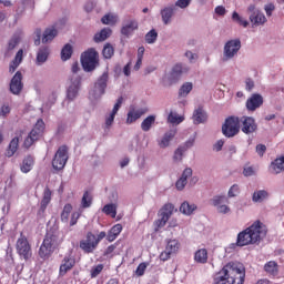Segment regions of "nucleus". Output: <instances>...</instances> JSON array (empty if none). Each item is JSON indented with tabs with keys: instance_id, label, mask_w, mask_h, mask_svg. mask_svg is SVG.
I'll use <instances>...</instances> for the list:
<instances>
[{
	"instance_id": "bf43d9fd",
	"label": "nucleus",
	"mask_w": 284,
	"mask_h": 284,
	"mask_svg": "<svg viewBox=\"0 0 284 284\" xmlns=\"http://www.w3.org/2000/svg\"><path fill=\"white\" fill-rule=\"evenodd\" d=\"M101 272H103V264L93 266L91 268V278H97V276H99V274H101Z\"/></svg>"
},
{
	"instance_id": "b1692460",
	"label": "nucleus",
	"mask_w": 284,
	"mask_h": 284,
	"mask_svg": "<svg viewBox=\"0 0 284 284\" xmlns=\"http://www.w3.org/2000/svg\"><path fill=\"white\" fill-rule=\"evenodd\" d=\"M190 176H192V169L186 168L183 171L182 176L176 181L175 187L178 190H184L185 185H187V179H190Z\"/></svg>"
},
{
	"instance_id": "864d4df0",
	"label": "nucleus",
	"mask_w": 284,
	"mask_h": 284,
	"mask_svg": "<svg viewBox=\"0 0 284 284\" xmlns=\"http://www.w3.org/2000/svg\"><path fill=\"white\" fill-rule=\"evenodd\" d=\"M156 39H159V33L154 29L145 34L146 43H156Z\"/></svg>"
},
{
	"instance_id": "680f3d73",
	"label": "nucleus",
	"mask_w": 284,
	"mask_h": 284,
	"mask_svg": "<svg viewBox=\"0 0 284 284\" xmlns=\"http://www.w3.org/2000/svg\"><path fill=\"white\" fill-rule=\"evenodd\" d=\"M145 270H148V264L145 263H141L139 264L136 271H135V274L138 276H143L145 274Z\"/></svg>"
},
{
	"instance_id": "a878e982",
	"label": "nucleus",
	"mask_w": 284,
	"mask_h": 284,
	"mask_svg": "<svg viewBox=\"0 0 284 284\" xmlns=\"http://www.w3.org/2000/svg\"><path fill=\"white\" fill-rule=\"evenodd\" d=\"M23 61V49H20L18 52H17V54H16V57H14V59H13V61L10 63V65H9V72L11 73V74H14V72H17V68H19V65H21V62Z\"/></svg>"
},
{
	"instance_id": "4be33fe9",
	"label": "nucleus",
	"mask_w": 284,
	"mask_h": 284,
	"mask_svg": "<svg viewBox=\"0 0 284 284\" xmlns=\"http://www.w3.org/2000/svg\"><path fill=\"white\" fill-rule=\"evenodd\" d=\"M48 57H50V48L40 47L37 52L36 64L43 65L48 61Z\"/></svg>"
},
{
	"instance_id": "a211bd4d",
	"label": "nucleus",
	"mask_w": 284,
	"mask_h": 284,
	"mask_svg": "<svg viewBox=\"0 0 284 284\" xmlns=\"http://www.w3.org/2000/svg\"><path fill=\"white\" fill-rule=\"evenodd\" d=\"M263 105V95L258 93H254L247 101H246V109L250 112H254L255 110H258Z\"/></svg>"
},
{
	"instance_id": "bb28decb",
	"label": "nucleus",
	"mask_w": 284,
	"mask_h": 284,
	"mask_svg": "<svg viewBox=\"0 0 284 284\" xmlns=\"http://www.w3.org/2000/svg\"><path fill=\"white\" fill-rule=\"evenodd\" d=\"M194 145V141L192 142H186V146H180L175 150L174 155H173V160L176 163H181V161H183V154H185V152H187V148H192Z\"/></svg>"
},
{
	"instance_id": "9d476101",
	"label": "nucleus",
	"mask_w": 284,
	"mask_h": 284,
	"mask_svg": "<svg viewBox=\"0 0 284 284\" xmlns=\"http://www.w3.org/2000/svg\"><path fill=\"white\" fill-rule=\"evenodd\" d=\"M172 212H174V205L170 203L164 204L159 213L160 219H158L155 222L158 229L165 227V225L170 221V216H172Z\"/></svg>"
},
{
	"instance_id": "37998d69",
	"label": "nucleus",
	"mask_w": 284,
	"mask_h": 284,
	"mask_svg": "<svg viewBox=\"0 0 284 284\" xmlns=\"http://www.w3.org/2000/svg\"><path fill=\"white\" fill-rule=\"evenodd\" d=\"M190 69L187 67H183L181 63L175 64L172 69V77L174 79H179V77H181V74H183L184 72H187Z\"/></svg>"
},
{
	"instance_id": "6ab92c4d",
	"label": "nucleus",
	"mask_w": 284,
	"mask_h": 284,
	"mask_svg": "<svg viewBox=\"0 0 284 284\" xmlns=\"http://www.w3.org/2000/svg\"><path fill=\"white\" fill-rule=\"evenodd\" d=\"M121 105H123V97H120L116 103L113 106V110L105 116V126L110 128L112 123H114V118L119 110H121Z\"/></svg>"
},
{
	"instance_id": "1a4fd4ad",
	"label": "nucleus",
	"mask_w": 284,
	"mask_h": 284,
	"mask_svg": "<svg viewBox=\"0 0 284 284\" xmlns=\"http://www.w3.org/2000/svg\"><path fill=\"white\" fill-rule=\"evenodd\" d=\"M68 148L65 145L60 146L52 160L53 169L63 170V168H65V163H68Z\"/></svg>"
},
{
	"instance_id": "e2e57ef3",
	"label": "nucleus",
	"mask_w": 284,
	"mask_h": 284,
	"mask_svg": "<svg viewBox=\"0 0 284 284\" xmlns=\"http://www.w3.org/2000/svg\"><path fill=\"white\" fill-rule=\"evenodd\" d=\"M216 210L219 214H230V212H232L230 206H227L226 204H221L220 206L216 207Z\"/></svg>"
},
{
	"instance_id": "2f4dec72",
	"label": "nucleus",
	"mask_w": 284,
	"mask_h": 284,
	"mask_svg": "<svg viewBox=\"0 0 284 284\" xmlns=\"http://www.w3.org/2000/svg\"><path fill=\"white\" fill-rule=\"evenodd\" d=\"M205 121H207V114L205 111H203L201 108L196 109L193 112V123L199 125L201 123H205Z\"/></svg>"
},
{
	"instance_id": "de8ad7c7",
	"label": "nucleus",
	"mask_w": 284,
	"mask_h": 284,
	"mask_svg": "<svg viewBox=\"0 0 284 284\" xmlns=\"http://www.w3.org/2000/svg\"><path fill=\"white\" fill-rule=\"evenodd\" d=\"M72 57V44H65L61 51L62 61H68Z\"/></svg>"
},
{
	"instance_id": "4468645a",
	"label": "nucleus",
	"mask_w": 284,
	"mask_h": 284,
	"mask_svg": "<svg viewBox=\"0 0 284 284\" xmlns=\"http://www.w3.org/2000/svg\"><path fill=\"white\" fill-rule=\"evenodd\" d=\"M74 265H77V257H74L72 254L64 255L61 265H60V276H65L68 272H70Z\"/></svg>"
},
{
	"instance_id": "aec40b11",
	"label": "nucleus",
	"mask_w": 284,
	"mask_h": 284,
	"mask_svg": "<svg viewBox=\"0 0 284 284\" xmlns=\"http://www.w3.org/2000/svg\"><path fill=\"white\" fill-rule=\"evenodd\" d=\"M134 30H139V22L134 19H128L123 22L121 32L124 37H130Z\"/></svg>"
},
{
	"instance_id": "473e14b6",
	"label": "nucleus",
	"mask_w": 284,
	"mask_h": 284,
	"mask_svg": "<svg viewBox=\"0 0 284 284\" xmlns=\"http://www.w3.org/2000/svg\"><path fill=\"white\" fill-rule=\"evenodd\" d=\"M17 150H19V136L13 138L7 149L6 156L9 159L17 154Z\"/></svg>"
},
{
	"instance_id": "dca6fc26",
	"label": "nucleus",
	"mask_w": 284,
	"mask_h": 284,
	"mask_svg": "<svg viewBox=\"0 0 284 284\" xmlns=\"http://www.w3.org/2000/svg\"><path fill=\"white\" fill-rule=\"evenodd\" d=\"M23 74H21V71H17L13 78L10 82V92L11 94H21V91L23 90Z\"/></svg>"
},
{
	"instance_id": "5701e85b",
	"label": "nucleus",
	"mask_w": 284,
	"mask_h": 284,
	"mask_svg": "<svg viewBox=\"0 0 284 284\" xmlns=\"http://www.w3.org/2000/svg\"><path fill=\"white\" fill-rule=\"evenodd\" d=\"M271 174H281L284 172V156L275 159L270 165Z\"/></svg>"
},
{
	"instance_id": "7ed1b4c3",
	"label": "nucleus",
	"mask_w": 284,
	"mask_h": 284,
	"mask_svg": "<svg viewBox=\"0 0 284 284\" xmlns=\"http://www.w3.org/2000/svg\"><path fill=\"white\" fill-rule=\"evenodd\" d=\"M61 241L59 240V233L49 231L39 248L40 258H50L54 253V250L59 247Z\"/></svg>"
},
{
	"instance_id": "f03ea898",
	"label": "nucleus",
	"mask_w": 284,
	"mask_h": 284,
	"mask_svg": "<svg viewBox=\"0 0 284 284\" xmlns=\"http://www.w3.org/2000/svg\"><path fill=\"white\" fill-rule=\"evenodd\" d=\"M265 236H267V227L261 221H256L246 230L239 233L236 245L239 247L254 245V243H261Z\"/></svg>"
},
{
	"instance_id": "0eeeda50",
	"label": "nucleus",
	"mask_w": 284,
	"mask_h": 284,
	"mask_svg": "<svg viewBox=\"0 0 284 284\" xmlns=\"http://www.w3.org/2000/svg\"><path fill=\"white\" fill-rule=\"evenodd\" d=\"M247 12L251 13L248 19L253 28H258V26H265V23H267V18L265 17V13L256 9V4H250L247 7Z\"/></svg>"
},
{
	"instance_id": "a18cd8bd",
	"label": "nucleus",
	"mask_w": 284,
	"mask_h": 284,
	"mask_svg": "<svg viewBox=\"0 0 284 284\" xmlns=\"http://www.w3.org/2000/svg\"><path fill=\"white\" fill-rule=\"evenodd\" d=\"M168 121L169 123H172V125H179V123H183V121H185V118L175 112H171L168 116Z\"/></svg>"
},
{
	"instance_id": "49530a36",
	"label": "nucleus",
	"mask_w": 284,
	"mask_h": 284,
	"mask_svg": "<svg viewBox=\"0 0 284 284\" xmlns=\"http://www.w3.org/2000/svg\"><path fill=\"white\" fill-rule=\"evenodd\" d=\"M70 214H72V204H65L61 213L62 223L70 221Z\"/></svg>"
},
{
	"instance_id": "13d9d810",
	"label": "nucleus",
	"mask_w": 284,
	"mask_h": 284,
	"mask_svg": "<svg viewBox=\"0 0 284 284\" xmlns=\"http://www.w3.org/2000/svg\"><path fill=\"white\" fill-rule=\"evenodd\" d=\"M19 41H21V38L13 36L8 43V50H14L19 45Z\"/></svg>"
},
{
	"instance_id": "39448f33",
	"label": "nucleus",
	"mask_w": 284,
	"mask_h": 284,
	"mask_svg": "<svg viewBox=\"0 0 284 284\" xmlns=\"http://www.w3.org/2000/svg\"><path fill=\"white\" fill-rule=\"evenodd\" d=\"M16 250L19 256L24 261H30V258H32V246L23 233H21L17 241Z\"/></svg>"
},
{
	"instance_id": "338daca9",
	"label": "nucleus",
	"mask_w": 284,
	"mask_h": 284,
	"mask_svg": "<svg viewBox=\"0 0 284 284\" xmlns=\"http://www.w3.org/2000/svg\"><path fill=\"white\" fill-rule=\"evenodd\" d=\"M185 57L189 59L190 63H194V61L199 59V55L196 53H192V51H186Z\"/></svg>"
},
{
	"instance_id": "f8f14e48",
	"label": "nucleus",
	"mask_w": 284,
	"mask_h": 284,
	"mask_svg": "<svg viewBox=\"0 0 284 284\" xmlns=\"http://www.w3.org/2000/svg\"><path fill=\"white\" fill-rule=\"evenodd\" d=\"M79 88H81V77L77 73L71 78V85L67 90V99L69 101H74L79 97Z\"/></svg>"
},
{
	"instance_id": "0e129e2a",
	"label": "nucleus",
	"mask_w": 284,
	"mask_h": 284,
	"mask_svg": "<svg viewBox=\"0 0 284 284\" xmlns=\"http://www.w3.org/2000/svg\"><path fill=\"white\" fill-rule=\"evenodd\" d=\"M80 217H81L80 212H73L71 214L70 226L72 227V226L77 225V222L79 221Z\"/></svg>"
},
{
	"instance_id": "e433bc0d",
	"label": "nucleus",
	"mask_w": 284,
	"mask_h": 284,
	"mask_svg": "<svg viewBox=\"0 0 284 284\" xmlns=\"http://www.w3.org/2000/svg\"><path fill=\"white\" fill-rule=\"evenodd\" d=\"M58 31L54 28H48L44 30L42 36V43H50V41L54 40V37H57Z\"/></svg>"
},
{
	"instance_id": "6e6d98bb",
	"label": "nucleus",
	"mask_w": 284,
	"mask_h": 284,
	"mask_svg": "<svg viewBox=\"0 0 284 284\" xmlns=\"http://www.w3.org/2000/svg\"><path fill=\"white\" fill-rule=\"evenodd\" d=\"M116 16H112V14H106L104 16L101 21L104 26H114V23L116 22Z\"/></svg>"
},
{
	"instance_id": "72a5a7b5",
	"label": "nucleus",
	"mask_w": 284,
	"mask_h": 284,
	"mask_svg": "<svg viewBox=\"0 0 284 284\" xmlns=\"http://www.w3.org/2000/svg\"><path fill=\"white\" fill-rule=\"evenodd\" d=\"M194 261L195 263L205 265V263H207V250L206 248L197 250L194 254Z\"/></svg>"
},
{
	"instance_id": "423d86ee",
	"label": "nucleus",
	"mask_w": 284,
	"mask_h": 284,
	"mask_svg": "<svg viewBox=\"0 0 284 284\" xmlns=\"http://www.w3.org/2000/svg\"><path fill=\"white\" fill-rule=\"evenodd\" d=\"M241 131V121L239 118L231 116L225 120V123L222 126V132L224 136L232 139V136H236Z\"/></svg>"
},
{
	"instance_id": "2eb2a0df",
	"label": "nucleus",
	"mask_w": 284,
	"mask_h": 284,
	"mask_svg": "<svg viewBox=\"0 0 284 284\" xmlns=\"http://www.w3.org/2000/svg\"><path fill=\"white\" fill-rule=\"evenodd\" d=\"M240 123H242V132H244V134H254V132L258 130L256 120L252 116H242Z\"/></svg>"
},
{
	"instance_id": "f257e3e1",
	"label": "nucleus",
	"mask_w": 284,
	"mask_h": 284,
	"mask_svg": "<svg viewBox=\"0 0 284 284\" xmlns=\"http://www.w3.org/2000/svg\"><path fill=\"white\" fill-rule=\"evenodd\" d=\"M245 283V267L243 264L229 263L215 276L213 284Z\"/></svg>"
},
{
	"instance_id": "4d7b16f0",
	"label": "nucleus",
	"mask_w": 284,
	"mask_h": 284,
	"mask_svg": "<svg viewBox=\"0 0 284 284\" xmlns=\"http://www.w3.org/2000/svg\"><path fill=\"white\" fill-rule=\"evenodd\" d=\"M237 194H241V187L239 184H233L227 192V196L229 199H234Z\"/></svg>"
},
{
	"instance_id": "5fc2aeb1",
	"label": "nucleus",
	"mask_w": 284,
	"mask_h": 284,
	"mask_svg": "<svg viewBox=\"0 0 284 284\" xmlns=\"http://www.w3.org/2000/svg\"><path fill=\"white\" fill-rule=\"evenodd\" d=\"M192 88H193L192 82H186L181 87L179 94L181 97H187V94L192 92Z\"/></svg>"
},
{
	"instance_id": "cd10ccee",
	"label": "nucleus",
	"mask_w": 284,
	"mask_h": 284,
	"mask_svg": "<svg viewBox=\"0 0 284 284\" xmlns=\"http://www.w3.org/2000/svg\"><path fill=\"white\" fill-rule=\"evenodd\" d=\"M50 201H52V191L47 186L43 191V196L40 203V210L42 212H45L48 205H50Z\"/></svg>"
},
{
	"instance_id": "4c0bfd02",
	"label": "nucleus",
	"mask_w": 284,
	"mask_h": 284,
	"mask_svg": "<svg viewBox=\"0 0 284 284\" xmlns=\"http://www.w3.org/2000/svg\"><path fill=\"white\" fill-rule=\"evenodd\" d=\"M92 201H93L92 193H90V191H85L83 193L82 199H81L82 210H88V207H91L92 206Z\"/></svg>"
},
{
	"instance_id": "58836bf2",
	"label": "nucleus",
	"mask_w": 284,
	"mask_h": 284,
	"mask_svg": "<svg viewBox=\"0 0 284 284\" xmlns=\"http://www.w3.org/2000/svg\"><path fill=\"white\" fill-rule=\"evenodd\" d=\"M112 34V30L110 28L102 29L99 33L94 36L95 43H101V41H105V39L110 38Z\"/></svg>"
},
{
	"instance_id": "7c9ffc66",
	"label": "nucleus",
	"mask_w": 284,
	"mask_h": 284,
	"mask_svg": "<svg viewBox=\"0 0 284 284\" xmlns=\"http://www.w3.org/2000/svg\"><path fill=\"white\" fill-rule=\"evenodd\" d=\"M161 17L164 26H168L172 21V17H174V7H166L161 10Z\"/></svg>"
},
{
	"instance_id": "393cba45",
	"label": "nucleus",
	"mask_w": 284,
	"mask_h": 284,
	"mask_svg": "<svg viewBox=\"0 0 284 284\" xmlns=\"http://www.w3.org/2000/svg\"><path fill=\"white\" fill-rule=\"evenodd\" d=\"M121 232H123V225L121 224L113 225L106 234V241H109V243L116 241Z\"/></svg>"
},
{
	"instance_id": "052dcab7",
	"label": "nucleus",
	"mask_w": 284,
	"mask_h": 284,
	"mask_svg": "<svg viewBox=\"0 0 284 284\" xmlns=\"http://www.w3.org/2000/svg\"><path fill=\"white\" fill-rule=\"evenodd\" d=\"M11 108L10 104L4 103L1 108H0V116H8V114H10L11 112Z\"/></svg>"
},
{
	"instance_id": "f704fd0d",
	"label": "nucleus",
	"mask_w": 284,
	"mask_h": 284,
	"mask_svg": "<svg viewBox=\"0 0 284 284\" xmlns=\"http://www.w3.org/2000/svg\"><path fill=\"white\" fill-rule=\"evenodd\" d=\"M153 123H156V115L146 116L141 123V130L143 132H150Z\"/></svg>"
},
{
	"instance_id": "20e7f679",
	"label": "nucleus",
	"mask_w": 284,
	"mask_h": 284,
	"mask_svg": "<svg viewBox=\"0 0 284 284\" xmlns=\"http://www.w3.org/2000/svg\"><path fill=\"white\" fill-rule=\"evenodd\" d=\"M82 68L85 72H92L99 65V53L94 49H89L81 55Z\"/></svg>"
},
{
	"instance_id": "f3484780",
	"label": "nucleus",
	"mask_w": 284,
	"mask_h": 284,
	"mask_svg": "<svg viewBox=\"0 0 284 284\" xmlns=\"http://www.w3.org/2000/svg\"><path fill=\"white\" fill-rule=\"evenodd\" d=\"M143 114H148V108H131L126 115L128 125H132L135 121H139L143 116Z\"/></svg>"
},
{
	"instance_id": "ea45409f",
	"label": "nucleus",
	"mask_w": 284,
	"mask_h": 284,
	"mask_svg": "<svg viewBox=\"0 0 284 284\" xmlns=\"http://www.w3.org/2000/svg\"><path fill=\"white\" fill-rule=\"evenodd\" d=\"M116 204H105L102 209V212L106 214V216H111V219H116Z\"/></svg>"
},
{
	"instance_id": "c756f323",
	"label": "nucleus",
	"mask_w": 284,
	"mask_h": 284,
	"mask_svg": "<svg viewBox=\"0 0 284 284\" xmlns=\"http://www.w3.org/2000/svg\"><path fill=\"white\" fill-rule=\"evenodd\" d=\"M32 168H34V158L32 155H28L23 159L20 170L23 174H28Z\"/></svg>"
},
{
	"instance_id": "9b49d317",
	"label": "nucleus",
	"mask_w": 284,
	"mask_h": 284,
	"mask_svg": "<svg viewBox=\"0 0 284 284\" xmlns=\"http://www.w3.org/2000/svg\"><path fill=\"white\" fill-rule=\"evenodd\" d=\"M239 50H241V40L234 39L227 41L224 45V58L226 61L234 59L239 54Z\"/></svg>"
},
{
	"instance_id": "c9c22d12",
	"label": "nucleus",
	"mask_w": 284,
	"mask_h": 284,
	"mask_svg": "<svg viewBox=\"0 0 284 284\" xmlns=\"http://www.w3.org/2000/svg\"><path fill=\"white\" fill-rule=\"evenodd\" d=\"M264 272L271 276H276L278 274V264L275 261H270L264 265Z\"/></svg>"
},
{
	"instance_id": "c03bdc74",
	"label": "nucleus",
	"mask_w": 284,
	"mask_h": 284,
	"mask_svg": "<svg viewBox=\"0 0 284 284\" xmlns=\"http://www.w3.org/2000/svg\"><path fill=\"white\" fill-rule=\"evenodd\" d=\"M179 247H181V245L179 244V241L171 240L168 242L165 251L171 254H176L179 252Z\"/></svg>"
},
{
	"instance_id": "603ef678",
	"label": "nucleus",
	"mask_w": 284,
	"mask_h": 284,
	"mask_svg": "<svg viewBox=\"0 0 284 284\" xmlns=\"http://www.w3.org/2000/svg\"><path fill=\"white\" fill-rule=\"evenodd\" d=\"M102 54L104 59H112V57H114V47L111 44H105L102 50Z\"/></svg>"
},
{
	"instance_id": "8fccbe9b",
	"label": "nucleus",
	"mask_w": 284,
	"mask_h": 284,
	"mask_svg": "<svg viewBox=\"0 0 284 284\" xmlns=\"http://www.w3.org/2000/svg\"><path fill=\"white\" fill-rule=\"evenodd\" d=\"M232 20L235 21V23H239V26H242L243 28H247L250 26V22L242 17L239 16V12H233Z\"/></svg>"
},
{
	"instance_id": "3c124183",
	"label": "nucleus",
	"mask_w": 284,
	"mask_h": 284,
	"mask_svg": "<svg viewBox=\"0 0 284 284\" xmlns=\"http://www.w3.org/2000/svg\"><path fill=\"white\" fill-rule=\"evenodd\" d=\"M225 201H227L225 195H215L213 199H211V205L219 207L220 205H223Z\"/></svg>"
},
{
	"instance_id": "79ce46f5",
	"label": "nucleus",
	"mask_w": 284,
	"mask_h": 284,
	"mask_svg": "<svg viewBox=\"0 0 284 284\" xmlns=\"http://www.w3.org/2000/svg\"><path fill=\"white\" fill-rule=\"evenodd\" d=\"M43 130H45V122L43 120L39 119L31 130V132H34V135L38 136L39 139L43 134Z\"/></svg>"
},
{
	"instance_id": "774afa93",
	"label": "nucleus",
	"mask_w": 284,
	"mask_h": 284,
	"mask_svg": "<svg viewBox=\"0 0 284 284\" xmlns=\"http://www.w3.org/2000/svg\"><path fill=\"white\" fill-rule=\"evenodd\" d=\"M191 2L192 0H178L175 2V6H178V8H187V6H190Z\"/></svg>"
},
{
	"instance_id": "ddd939ff",
	"label": "nucleus",
	"mask_w": 284,
	"mask_h": 284,
	"mask_svg": "<svg viewBox=\"0 0 284 284\" xmlns=\"http://www.w3.org/2000/svg\"><path fill=\"white\" fill-rule=\"evenodd\" d=\"M99 244H97V235L89 232L87 239L80 242V247L85 252V254H92L97 250Z\"/></svg>"
},
{
	"instance_id": "09e8293b",
	"label": "nucleus",
	"mask_w": 284,
	"mask_h": 284,
	"mask_svg": "<svg viewBox=\"0 0 284 284\" xmlns=\"http://www.w3.org/2000/svg\"><path fill=\"white\" fill-rule=\"evenodd\" d=\"M36 141H39V136L36 135L34 131L33 132H30L29 135L24 140V148H32V144L36 142Z\"/></svg>"
},
{
	"instance_id": "412c9836",
	"label": "nucleus",
	"mask_w": 284,
	"mask_h": 284,
	"mask_svg": "<svg viewBox=\"0 0 284 284\" xmlns=\"http://www.w3.org/2000/svg\"><path fill=\"white\" fill-rule=\"evenodd\" d=\"M176 136V130H170L164 133L161 140L158 141V145L165 150V148H170V142L174 140Z\"/></svg>"
},
{
	"instance_id": "c85d7f7f",
	"label": "nucleus",
	"mask_w": 284,
	"mask_h": 284,
	"mask_svg": "<svg viewBox=\"0 0 284 284\" xmlns=\"http://www.w3.org/2000/svg\"><path fill=\"white\" fill-rule=\"evenodd\" d=\"M270 199V192L266 190H257L252 195L253 203H263Z\"/></svg>"
},
{
	"instance_id": "a19ab883",
	"label": "nucleus",
	"mask_w": 284,
	"mask_h": 284,
	"mask_svg": "<svg viewBox=\"0 0 284 284\" xmlns=\"http://www.w3.org/2000/svg\"><path fill=\"white\" fill-rule=\"evenodd\" d=\"M194 210H196V205L190 204L189 202H183L180 206V212H182V214H185L186 216L193 214Z\"/></svg>"
},
{
	"instance_id": "6e6552de",
	"label": "nucleus",
	"mask_w": 284,
	"mask_h": 284,
	"mask_svg": "<svg viewBox=\"0 0 284 284\" xmlns=\"http://www.w3.org/2000/svg\"><path fill=\"white\" fill-rule=\"evenodd\" d=\"M109 79L110 75L108 72L102 73V75L95 82L93 90L90 92V97H93L94 99H101V97L105 94V88H108Z\"/></svg>"
},
{
	"instance_id": "69168bd1",
	"label": "nucleus",
	"mask_w": 284,
	"mask_h": 284,
	"mask_svg": "<svg viewBox=\"0 0 284 284\" xmlns=\"http://www.w3.org/2000/svg\"><path fill=\"white\" fill-rule=\"evenodd\" d=\"M264 10L266 12V17H271L272 12L276 10V7L274 6V3H268V4H265Z\"/></svg>"
}]
</instances>
